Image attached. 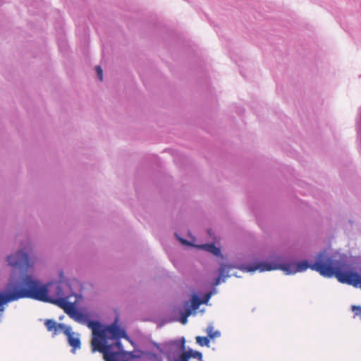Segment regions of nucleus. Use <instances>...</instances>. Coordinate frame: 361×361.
I'll list each match as a JSON object with an SVG mask.
<instances>
[{"label":"nucleus","instance_id":"nucleus-1","mask_svg":"<svg viewBox=\"0 0 361 361\" xmlns=\"http://www.w3.org/2000/svg\"><path fill=\"white\" fill-rule=\"evenodd\" d=\"M6 304L21 298H32L57 305L74 321L86 324L92 330V349L102 341L109 338H123L130 340L125 329L118 325V318L110 325L103 326L97 321H90L87 317L78 311L74 303L68 301V296L63 291V284L51 282L42 285L32 276H25L15 283H9L7 292L4 293Z\"/></svg>","mask_w":361,"mask_h":361},{"label":"nucleus","instance_id":"nucleus-2","mask_svg":"<svg viewBox=\"0 0 361 361\" xmlns=\"http://www.w3.org/2000/svg\"><path fill=\"white\" fill-rule=\"evenodd\" d=\"M45 326L49 331H52L53 334L58 335L63 332L67 337L68 344L72 347V352L80 349L81 343L78 335L72 331L71 326H67L63 324H59L53 319H47L45 321Z\"/></svg>","mask_w":361,"mask_h":361},{"label":"nucleus","instance_id":"nucleus-3","mask_svg":"<svg viewBox=\"0 0 361 361\" xmlns=\"http://www.w3.org/2000/svg\"><path fill=\"white\" fill-rule=\"evenodd\" d=\"M7 261L10 266L19 269L22 271H27L28 268L32 266L27 254L23 250L17 252L16 255L8 256Z\"/></svg>","mask_w":361,"mask_h":361},{"label":"nucleus","instance_id":"nucleus-4","mask_svg":"<svg viewBox=\"0 0 361 361\" xmlns=\"http://www.w3.org/2000/svg\"><path fill=\"white\" fill-rule=\"evenodd\" d=\"M185 338L182 337V356L183 355V361H190V359H196L199 361L202 360V353L194 350L192 349L185 348Z\"/></svg>","mask_w":361,"mask_h":361},{"label":"nucleus","instance_id":"nucleus-5","mask_svg":"<svg viewBox=\"0 0 361 361\" xmlns=\"http://www.w3.org/2000/svg\"><path fill=\"white\" fill-rule=\"evenodd\" d=\"M212 296L211 293H207L204 295L203 299H200L197 295H192L191 298V305L187 308L191 312H195L202 304H207Z\"/></svg>","mask_w":361,"mask_h":361},{"label":"nucleus","instance_id":"nucleus-6","mask_svg":"<svg viewBox=\"0 0 361 361\" xmlns=\"http://www.w3.org/2000/svg\"><path fill=\"white\" fill-rule=\"evenodd\" d=\"M166 355L169 361H180V345L178 343L170 345Z\"/></svg>","mask_w":361,"mask_h":361},{"label":"nucleus","instance_id":"nucleus-7","mask_svg":"<svg viewBox=\"0 0 361 361\" xmlns=\"http://www.w3.org/2000/svg\"><path fill=\"white\" fill-rule=\"evenodd\" d=\"M234 268L231 264H223L219 268V276L215 279L214 286H218L221 281H224L227 277L230 276L228 274L231 269Z\"/></svg>","mask_w":361,"mask_h":361},{"label":"nucleus","instance_id":"nucleus-8","mask_svg":"<svg viewBox=\"0 0 361 361\" xmlns=\"http://www.w3.org/2000/svg\"><path fill=\"white\" fill-rule=\"evenodd\" d=\"M200 248L213 254L215 256L221 255V250L214 243L203 244L199 246Z\"/></svg>","mask_w":361,"mask_h":361},{"label":"nucleus","instance_id":"nucleus-9","mask_svg":"<svg viewBox=\"0 0 361 361\" xmlns=\"http://www.w3.org/2000/svg\"><path fill=\"white\" fill-rule=\"evenodd\" d=\"M196 342L198 345L200 346H209V338L208 337H204V336H197L196 337Z\"/></svg>","mask_w":361,"mask_h":361},{"label":"nucleus","instance_id":"nucleus-10","mask_svg":"<svg viewBox=\"0 0 361 361\" xmlns=\"http://www.w3.org/2000/svg\"><path fill=\"white\" fill-rule=\"evenodd\" d=\"M206 332L209 338H214L216 337L220 336V332L217 331H214V328L212 326H209L207 328Z\"/></svg>","mask_w":361,"mask_h":361},{"label":"nucleus","instance_id":"nucleus-11","mask_svg":"<svg viewBox=\"0 0 361 361\" xmlns=\"http://www.w3.org/2000/svg\"><path fill=\"white\" fill-rule=\"evenodd\" d=\"M192 314L191 311L188 309L184 312H182V324H185L188 322V317Z\"/></svg>","mask_w":361,"mask_h":361},{"label":"nucleus","instance_id":"nucleus-12","mask_svg":"<svg viewBox=\"0 0 361 361\" xmlns=\"http://www.w3.org/2000/svg\"><path fill=\"white\" fill-rule=\"evenodd\" d=\"M352 310L354 312L355 315L361 318V307L353 305L352 306Z\"/></svg>","mask_w":361,"mask_h":361},{"label":"nucleus","instance_id":"nucleus-13","mask_svg":"<svg viewBox=\"0 0 361 361\" xmlns=\"http://www.w3.org/2000/svg\"><path fill=\"white\" fill-rule=\"evenodd\" d=\"M95 71L97 72V77L99 79L102 81L103 80V71L100 66H96Z\"/></svg>","mask_w":361,"mask_h":361},{"label":"nucleus","instance_id":"nucleus-14","mask_svg":"<svg viewBox=\"0 0 361 361\" xmlns=\"http://www.w3.org/2000/svg\"><path fill=\"white\" fill-rule=\"evenodd\" d=\"M4 302V294L0 293V312H3L4 310V305H5Z\"/></svg>","mask_w":361,"mask_h":361},{"label":"nucleus","instance_id":"nucleus-15","mask_svg":"<svg viewBox=\"0 0 361 361\" xmlns=\"http://www.w3.org/2000/svg\"><path fill=\"white\" fill-rule=\"evenodd\" d=\"M175 236L178 241H180V235L178 233H175Z\"/></svg>","mask_w":361,"mask_h":361},{"label":"nucleus","instance_id":"nucleus-16","mask_svg":"<svg viewBox=\"0 0 361 361\" xmlns=\"http://www.w3.org/2000/svg\"><path fill=\"white\" fill-rule=\"evenodd\" d=\"M188 241H187L186 240H185V239L182 238V244H183V245H186V244H188Z\"/></svg>","mask_w":361,"mask_h":361}]
</instances>
